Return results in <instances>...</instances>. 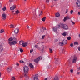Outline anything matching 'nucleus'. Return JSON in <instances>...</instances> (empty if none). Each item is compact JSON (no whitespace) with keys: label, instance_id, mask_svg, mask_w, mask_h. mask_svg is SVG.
I'll use <instances>...</instances> for the list:
<instances>
[{"label":"nucleus","instance_id":"obj_1","mask_svg":"<svg viewBox=\"0 0 80 80\" xmlns=\"http://www.w3.org/2000/svg\"><path fill=\"white\" fill-rule=\"evenodd\" d=\"M57 28H63L64 30H68V27L67 25L64 24L62 23H61L59 25H57Z\"/></svg>","mask_w":80,"mask_h":80},{"label":"nucleus","instance_id":"obj_2","mask_svg":"<svg viewBox=\"0 0 80 80\" xmlns=\"http://www.w3.org/2000/svg\"><path fill=\"white\" fill-rule=\"evenodd\" d=\"M28 70L24 71V75L25 77L26 78H28Z\"/></svg>","mask_w":80,"mask_h":80},{"label":"nucleus","instance_id":"obj_3","mask_svg":"<svg viewBox=\"0 0 80 80\" xmlns=\"http://www.w3.org/2000/svg\"><path fill=\"white\" fill-rule=\"evenodd\" d=\"M42 59V58L40 56L38 58H37L34 60V62L36 63H38V61H40Z\"/></svg>","mask_w":80,"mask_h":80},{"label":"nucleus","instance_id":"obj_4","mask_svg":"<svg viewBox=\"0 0 80 80\" xmlns=\"http://www.w3.org/2000/svg\"><path fill=\"white\" fill-rule=\"evenodd\" d=\"M34 80H38V75L36 74L34 75Z\"/></svg>","mask_w":80,"mask_h":80},{"label":"nucleus","instance_id":"obj_5","mask_svg":"<svg viewBox=\"0 0 80 80\" xmlns=\"http://www.w3.org/2000/svg\"><path fill=\"white\" fill-rule=\"evenodd\" d=\"M76 4L77 7H79L80 9V0H77Z\"/></svg>","mask_w":80,"mask_h":80},{"label":"nucleus","instance_id":"obj_6","mask_svg":"<svg viewBox=\"0 0 80 80\" xmlns=\"http://www.w3.org/2000/svg\"><path fill=\"white\" fill-rule=\"evenodd\" d=\"M76 61H77V57H76V56H74L72 60V62L73 63H76Z\"/></svg>","mask_w":80,"mask_h":80},{"label":"nucleus","instance_id":"obj_7","mask_svg":"<svg viewBox=\"0 0 80 80\" xmlns=\"http://www.w3.org/2000/svg\"><path fill=\"white\" fill-rule=\"evenodd\" d=\"M16 8V6L15 5H14L12 7H11L10 8L11 10H14Z\"/></svg>","mask_w":80,"mask_h":80},{"label":"nucleus","instance_id":"obj_8","mask_svg":"<svg viewBox=\"0 0 80 80\" xmlns=\"http://www.w3.org/2000/svg\"><path fill=\"white\" fill-rule=\"evenodd\" d=\"M70 19V17L69 16H67L66 17H65L64 19V22H65L66 20H69Z\"/></svg>","mask_w":80,"mask_h":80},{"label":"nucleus","instance_id":"obj_9","mask_svg":"<svg viewBox=\"0 0 80 80\" xmlns=\"http://www.w3.org/2000/svg\"><path fill=\"white\" fill-rule=\"evenodd\" d=\"M18 30L19 29H18V27H17V28L14 30V32L16 33V34H17V33H18Z\"/></svg>","mask_w":80,"mask_h":80},{"label":"nucleus","instance_id":"obj_10","mask_svg":"<svg viewBox=\"0 0 80 80\" xmlns=\"http://www.w3.org/2000/svg\"><path fill=\"white\" fill-rule=\"evenodd\" d=\"M29 65L31 68H32V69H33V68H34V66H33V65H32V64L30 63L29 64Z\"/></svg>","mask_w":80,"mask_h":80},{"label":"nucleus","instance_id":"obj_11","mask_svg":"<svg viewBox=\"0 0 80 80\" xmlns=\"http://www.w3.org/2000/svg\"><path fill=\"white\" fill-rule=\"evenodd\" d=\"M62 42L63 43V45H66L67 43V40H64L62 41Z\"/></svg>","mask_w":80,"mask_h":80},{"label":"nucleus","instance_id":"obj_12","mask_svg":"<svg viewBox=\"0 0 80 80\" xmlns=\"http://www.w3.org/2000/svg\"><path fill=\"white\" fill-rule=\"evenodd\" d=\"M2 17L3 18V20H5L6 19V14H3L2 15Z\"/></svg>","mask_w":80,"mask_h":80},{"label":"nucleus","instance_id":"obj_13","mask_svg":"<svg viewBox=\"0 0 80 80\" xmlns=\"http://www.w3.org/2000/svg\"><path fill=\"white\" fill-rule=\"evenodd\" d=\"M28 45V43L27 42L23 43L22 46L23 47H27Z\"/></svg>","mask_w":80,"mask_h":80},{"label":"nucleus","instance_id":"obj_14","mask_svg":"<svg viewBox=\"0 0 80 80\" xmlns=\"http://www.w3.org/2000/svg\"><path fill=\"white\" fill-rule=\"evenodd\" d=\"M23 70H28V67L27 66H25L23 68Z\"/></svg>","mask_w":80,"mask_h":80},{"label":"nucleus","instance_id":"obj_15","mask_svg":"<svg viewBox=\"0 0 80 80\" xmlns=\"http://www.w3.org/2000/svg\"><path fill=\"white\" fill-rule=\"evenodd\" d=\"M55 15L56 17H57V18L60 17V14H59V13L57 12L56 14H55Z\"/></svg>","mask_w":80,"mask_h":80},{"label":"nucleus","instance_id":"obj_16","mask_svg":"<svg viewBox=\"0 0 80 80\" xmlns=\"http://www.w3.org/2000/svg\"><path fill=\"white\" fill-rule=\"evenodd\" d=\"M52 30H53V32H56L57 31V29L55 28H52Z\"/></svg>","mask_w":80,"mask_h":80},{"label":"nucleus","instance_id":"obj_17","mask_svg":"<svg viewBox=\"0 0 80 80\" xmlns=\"http://www.w3.org/2000/svg\"><path fill=\"white\" fill-rule=\"evenodd\" d=\"M19 43L21 45L23 46V42L22 41H21L19 42Z\"/></svg>","mask_w":80,"mask_h":80},{"label":"nucleus","instance_id":"obj_18","mask_svg":"<svg viewBox=\"0 0 80 80\" xmlns=\"http://www.w3.org/2000/svg\"><path fill=\"white\" fill-rule=\"evenodd\" d=\"M59 45L60 46H63V43L62 42H62H61L59 43Z\"/></svg>","mask_w":80,"mask_h":80},{"label":"nucleus","instance_id":"obj_19","mask_svg":"<svg viewBox=\"0 0 80 80\" xmlns=\"http://www.w3.org/2000/svg\"><path fill=\"white\" fill-rule=\"evenodd\" d=\"M68 35V33H67V32H64L62 34V35L64 36H66V35Z\"/></svg>","mask_w":80,"mask_h":80},{"label":"nucleus","instance_id":"obj_20","mask_svg":"<svg viewBox=\"0 0 80 80\" xmlns=\"http://www.w3.org/2000/svg\"><path fill=\"white\" fill-rule=\"evenodd\" d=\"M7 70H12V67H9L8 68Z\"/></svg>","mask_w":80,"mask_h":80},{"label":"nucleus","instance_id":"obj_21","mask_svg":"<svg viewBox=\"0 0 80 80\" xmlns=\"http://www.w3.org/2000/svg\"><path fill=\"white\" fill-rule=\"evenodd\" d=\"M8 40L9 42H12L13 40V38H11L8 39Z\"/></svg>","mask_w":80,"mask_h":80},{"label":"nucleus","instance_id":"obj_22","mask_svg":"<svg viewBox=\"0 0 80 80\" xmlns=\"http://www.w3.org/2000/svg\"><path fill=\"white\" fill-rule=\"evenodd\" d=\"M3 48L2 47H0V51L2 52L3 51Z\"/></svg>","mask_w":80,"mask_h":80},{"label":"nucleus","instance_id":"obj_23","mask_svg":"<svg viewBox=\"0 0 80 80\" xmlns=\"http://www.w3.org/2000/svg\"><path fill=\"white\" fill-rule=\"evenodd\" d=\"M45 18H46V17H44V18H42V21H43V22H45Z\"/></svg>","mask_w":80,"mask_h":80},{"label":"nucleus","instance_id":"obj_24","mask_svg":"<svg viewBox=\"0 0 80 80\" xmlns=\"http://www.w3.org/2000/svg\"><path fill=\"white\" fill-rule=\"evenodd\" d=\"M49 49L50 53H52V52H53V50L51 48H49Z\"/></svg>","mask_w":80,"mask_h":80},{"label":"nucleus","instance_id":"obj_25","mask_svg":"<svg viewBox=\"0 0 80 80\" xmlns=\"http://www.w3.org/2000/svg\"><path fill=\"white\" fill-rule=\"evenodd\" d=\"M17 43V42L15 41H14L12 42V45H15Z\"/></svg>","mask_w":80,"mask_h":80},{"label":"nucleus","instance_id":"obj_26","mask_svg":"<svg viewBox=\"0 0 80 80\" xmlns=\"http://www.w3.org/2000/svg\"><path fill=\"white\" fill-rule=\"evenodd\" d=\"M15 13H16V15H18V13H19V11L18 10L17 11L15 12Z\"/></svg>","mask_w":80,"mask_h":80},{"label":"nucleus","instance_id":"obj_27","mask_svg":"<svg viewBox=\"0 0 80 80\" xmlns=\"http://www.w3.org/2000/svg\"><path fill=\"white\" fill-rule=\"evenodd\" d=\"M78 45V42H74V45Z\"/></svg>","mask_w":80,"mask_h":80},{"label":"nucleus","instance_id":"obj_28","mask_svg":"<svg viewBox=\"0 0 80 80\" xmlns=\"http://www.w3.org/2000/svg\"><path fill=\"white\" fill-rule=\"evenodd\" d=\"M8 43L11 46L12 45V43L11 41H8Z\"/></svg>","mask_w":80,"mask_h":80},{"label":"nucleus","instance_id":"obj_29","mask_svg":"<svg viewBox=\"0 0 80 80\" xmlns=\"http://www.w3.org/2000/svg\"><path fill=\"white\" fill-rule=\"evenodd\" d=\"M67 40H70L71 39V37L69 36L67 38Z\"/></svg>","mask_w":80,"mask_h":80},{"label":"nucleus","instance_id":"obj_30","mask_svg":"<svg viewBox=\"0 0 80 80\" xmlns=\"http://www.w3.org/2000/svg\"><path fill=\"white\" fill-rule=\"evenodd\" d=\"M50 67H51V66L50 65H48L47 66V68H50Z\"/></svg>","mask_w":80,"mask_h":80},{"label":"nucleus","instance_id":"obj_31","mask_svg":"<svg viewBox=\"0 0 80 80\" xmlns=\"http://www.w3.org/2000/svg\"><path fill=\"white\" fill-rule=\"evenodd\" d=\"M19 51H20V52H23V49H22V48H20L19 49Z\"/></svg>","mask_w":80,"mask_h":80},{"label":"nucleus","instance_id":"obj_32","mask_svg":"<svg viewBox=\"0 0 80 80\" xmlns=\"http://www.w3.org/2000/svg\"><path fill=\"white\" fill-rule=\"evenodd\" d=\"M5 10H6V7H4L2 8V10L3 11H5Z\"/></svg>","mask_w":80,"mask_h":80},{"label":"nucleus","instance_id":"obj_33","mask_svg":"<svg viewBox=\"0 0 80 80\" xmlns=\"http://www.w3.org/2000/svg\"><path fill=\"white\" fill-rule=\"evenodd\" d=\"M10 28H14V26L13 25H10Z\"/></svg>","mask_w":80,"mask_h":80},{"label":"nucleus","instance_id":"obj_34","mask_svg":"<svg viewBox=\"0 0 80 80\" xmlns=\"http://www.w3.org/2000/svg\"><path fill=\"white\" fill-rule=\"evenodd\" d=\"M42 52H43V51H44V48L45 47L44 46H42Z\"/></svg>","mask_w":80,"mask_h":80},{"label":"nucleus","instance_id":"obj_35","mask_svg":"<svg viewBox=\"0 0 80 80\" xmlns=\"http://www.w3.org/2000/svg\"><path fill=\"white\" fill-rule=\"evenodd\" d=\"M12 80H15V78L13 77H12Z\"/></svg>","mask_w":80,"mask_h":80},{"label":"nucleus","instance_id":"obj_36","mask_svg":"<svg viewBox=\"0 0 80 80\" xmlns=\"http://www.w3.org/2000/svg\"><path fill=\"white\" fill-rule=\"evenodd\" d=\"M42 14H43V12H42V11H41V13L39 14V16H41V15H42Z\"/></svg>","mask_w":80,"mask_h":80},{"label":"nucleus","instance_id":"obj_37","mask_svg":"<svg viewBox=\"0 0 80 80\" xmlns=\"http://www.w3.org/2000/svg\"><path fill=\"white\" fill-rule=\"evenodd\" d=\"M13 40H14V41H16L17 40V39L15 38H14L13 39Z\"/></svg>","mask_w":80,"mask_h":80},{"label":"nucleus","instance_id":"obj_38","mask_svg":"<svg viewBox=\"0 0 80 80\" xmlns=\"http://www.w3.org/2000/svg\"><path fill=\"white\" fill-rule=\"evenodd\" d=\"M20 63H24V62L23 61L21 60L20 61Z\"/></svg>","mask_w":80,"mask_h":80},{"label":"nucleus","instance_id":"obj_39","mask_svg":"<svg viewBox=\"0 0 80 80\" xmlns=\"http://www.w3.org/2000/svg\"><path fill=\"white\" fill-rule=\"evenodd\" d=\"M3 30H2L0 31V33H3Z\"/></svg>","mask_w":80,"mask_h":80},{"label":"nucleus","instance_id":"obj_40","mask_svg":"<svg viewBox=\"0 0 80 80\" xmlns=\"http://www.w3.org/2000/svg\"><path fill=\"white\" fill-rule=\"evenodd\" d=\"M70 46L71 47H72L73 46V43H71L70 45Z\"/></svg>","mask_w":80,"mask_h":80},{"label":"nucleus","instance_id":"obj_41","mask_svg":"<svg viewBox=\"0 0 80 80\" xmlns=\"http://www.w3.org/2000/svg\"><path fill=\"white\" fill-rule=\"evenodd\" d=\"M13 0H9V2L10 3H11L12 2Z\"/></svg>","mask_w":80,"mask_h":80},{"label":"nucleus","instance_id":"obj_42","mask_svg":"<svg viewBox=\"0 0 80 80\" xmlns=\"http://www.w3.org/2000/svg\"><path fill=\"white\" fill-rule=\"evenodd\" d=\"M42 29H43V30H47V29H46V28H45L43 27H42Z\"/></svg>","mask_w":80,"mask_h":80},{"label":"nucleus","instance_id":"obj_43","mask_svg":"<svg viewBox=\"0 0 80 80\" xmlns=\"http://www.w3.org/2000/svg\"><path fill=\"white\" fill-rule=\"evenodd\" d=\"M70 13L71 14H72V13H73V10H72L71 11Z\"/></svg>","mask_w":80,"mask_h":80},{"label":"nucleus","instance_id":"obj_44","mask_svg":"<svg viewBox=\"0 0 80 80\" xmlns=\"http://www.w3.org/2000/svg\"><path fill=\"white\" fill-rule=\"evenodd\" d=\"M33 49H32L30 51V53H32V52H33Z\"/></svg>","mask_w":80,"mask_h":80},{"label":"nucleus","instance_id":"obj_45","mask_svg":"<svg viewBox=\"0 0 80 80\" xmlns=\"http://www.w3.org/2000/svg\"><path fill=\"white\" fill-rule=\"evenodd\" d=\"M78 50H79V51H80V47H78Z\"/></svg>","mask_w":80,"mask_h":80},{"label":"nucleus","instance_id":"obj_46","mask_svg":"<svg viewBox=\"0 0 80 80\" xmlns=\"http://www.w3.org/2000/svg\"><path fill=\"white\" fill-rule=\"evenodd\" d=\"M71 21L72 23V24L73 25H75V22H73V21Z\"/></svg>","mask_w":80,"mask_h":80},{"label":"nucleus","instance_id":"obj_47","mask_svg":"<svg viewBox=\"0 0 80 80\" xmlns=\"http://www.w3.org/2000/svg\"><path fill=\"white\" fill-rule=\"evenodd\" d=\"M35 48H38V45H35Z\"/></svg>","mask_w":80,"mask_h":80},{"label":"nucleus","instance_id":"obj_48","mask_svg":"<svg viewBox=\"0 0 80 80\" xmlns=\"http://www.w3.org/2000/svg\"><path fill=\"white\" fill-rule=\"evenodd\" d=\"M67 12H68V9H67L66 11V13H67Z\"/></svg>","mask_w":80,"mask_h":80},{"label":"nucleus","instance_id":"obj_49","mask_svg":"<svg viewBox=\"0 0 80 80\" xmlns=\"http://www.w3.org/2000/svg\"><path fill=\"white\" fill-rule=\"evenodd\" d=\"M55 60L56 62H57L58 61V58L55 59Z\"/></svg>","mask_w":80,"mask_h":80},{"label":"nucleus","instance_id":"obj_50","mask_svg":"<svg viewBox=\"0 0 80 80\" xmlns=\"http://www.w3.org/2000/svg\"><path fill=\"white\" fill-rule=\"evenodd\" d=\"M44 37H45V35L42 36V38L43 39V38H44Z\"/></svg>","mask_w":80,"mask_h":80},{"label":"nucleus","instance_id":"obj_51","mask_svg":"<svg viewBox=\"0 0 80 80\" xmlns=\"http://www.w3.org/2000/svg\"><path fill=\"white\" fill-rule=\"evenodd\" d=\"M79 74H80V72H78L77 73V75H79Z\"/></svg>","mask_w":80,"mask_h":80},{"label":"nucleus","instance_id":"obj_52","mask_svg":"<svg viewBox=\"0 0 80 80\" xmlns=\"http://www.w3.org/2000/svg\"><path fill=\"white\" fill-rule=\"evenodd\" d=\"M46 2L47 3L49 2V0H46Z\"/></svg>","mask_w":80,"mask_h":80},{"label":"nucleus","instance_id":"obj_53","mask_svg":"<svg viewBox=\"0 0 80 80\" xmlns=\"http://www.w3.org/2000/svg\"><path fill=\"white\" fill-rule=\"evenodd\" d=\"M55 42H58V39H56L55 40Z\"/></svg>","mask_w":80,"mask_h":80},{"label":"nucleus","instance_id":"obj_54","mask_svg":"<svg viewBox=\"0 0 80 80\" xmlns=\"http://www.w3.org/2000/svg\"><path fill=\"white\" fill-rule=\"evenodd\" d=\"M80 70V67L79 68H78V70Z\"/></svg>","mask_w":80,"mask_h":80},{"label":"nucleus","instance_id":"obj_55","mask_svg":"<svg viewBox=\"0 0 80 80\" xmlns=\"http://www.w3.org/2000/svg\"><path fill=\"white\" fill-rule=\"evenodd\" d=\"M62 52L63 53L65 52V50L63 49Z\"/></svg>","mask_w":80,"mask_h":80},{"label":"nucleus","instance_id":"obj_56","mask_svg":"<svg viewBox=\"0 0 80 80\" xmlns=\"http://www.w3.org/2000/svg\"><path fill=\"white\" fill-rule=\"evenodd\" d=\"M70 72L71 73H73V70H70Z\"/></svg>","mask_w":80,"mask_h":80},{"label":"nucleus","instance_id":"obj_57","mask_svg":"<svg viewBox=\"0 0 80 80\" xmlns=\"http://www.w3.org/2000/svg\"><path fill=\"white\" fill-rule=\"evenodd\" d=\"M78 15H80V12H78Z\"/></svg>","mask_w":80,"mask_h":80},{"label":"nucleus","instance_id":"obj_58","mask_svg":"<svg viewBox=\"0 0 80 80\" xmlns=\"http://www.w3.org/2000/svg\"><path fill=\"white\" fill-rule=\"evenodd\" d=\"M0 7H2V4L0 3Z\"/></svg>","mask_w":80,"mask_h":80},{"label":"nucleus","instance_id":"obj_59","mask_svg":"<svg viewBox=\"0 0 80 80\" xmlns=\"http://www.w3.org/2000/svg\"><path fill=\"white\" fill-rule=\"evenodd\" d=\"M14 11H12V13H14Z\"/></svg>","mask_w":80,"mask_h":80},{"label":"nucleus","instance_id":"obj_60","mask_svg":"<svg viewBox=\"0 0 80 80\" xmlns=\"http://www.w3.org/2000/svg\"><path fill=\"white\" fill-rule=\"evenodd\" d=\"M27 28H30V27L29 26H28V25L27 26Z\"/></svg>","mask_w":80,"mask_h":80},{"label":"nucleus","instance_id":"obj_61","mask_svg":"<svg viewBox=\"0 0 80 80\" xmlns=\"http://www.w3.org/2000/svg\"><path fill=\"white\" fill-rule=\"evenodd\" d=\"M48 80V79H47V78H45L44 79V80Z\"/></svg>","mask_w":80,"mask_h":80},{"label":"nucleus","instance_id":"obj_62","mask_svg":"<svg viewBox=\"0 0 80 80\" xmlns=\"http://www.w3.org/2000/svg\"><path fill=\"white\" fill-rule=\"evenodd\" d=\"M16 65H18V66H19V64H18V63H17L16 64Z\"/></svg>","mask_w":80,"mask_h":80},{"label":"nucleus","instance_id":"obj_63","mask_svg":"<svg viewBox=\"0 0 80 80\" xmlns=\"http://www.w3.org/2000/svg\"><path fill=\"white\" fill-rule=\"evenodd\" d=\"M42 43V42H39V43Z\"/></svg>","mask_w":80,"mask_h":80},{"label":"nucleus","instance_id":"obj_64","mask_svg":"<svg viewBox=\"0 0 80 80\" xmlns=\"http://www.w3.org/2000/svg\"><path fill=\"white\" fill-rule=\"evenodd\" d=\"M24 22H27V21L25 20H24Z\"/></svg>","mask_w":80,"mask_h":80}]
</instances>
